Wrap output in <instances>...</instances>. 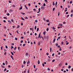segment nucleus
Segmentation results:
<instances>
[{"instance_id":"nucleus-1","label":"nucleus","mask_w":73,"mask_h":73,"mask_svg":"<svg viewBox=\"0 0 73 73\" xmlns=\"http://www.w3.org/2000/svg\"><path fill=\"white\" fill-rule=\"evenodd\" d=\"M56 41V38H54L53 39V42L54 43V42H55V41Z\"/></svg>"},{"instance_id":"nucleus-2","label":"nucleus","mask_w":73,"mask_h":73,"mask_svg":"<svg viewBox=\"0 0 73 73\" xmlns=\"http://www.w3.org/2000/svg\"><path fill=\"white\" fill-rule=\"evenodd\" d=\"M10 12H13V10L12 9H10L9 10Z\"/></svg>"},{"instance_id":"nucleus-3","label":"nucleus","mask_w":73,"mask_h":73,"mask_svg":"<svg viewBox=\"0 0 73 73\" xmlns=\"http://www.w3.org/2000/svg\"><path fill=\"white\" fill-rule=\"evenodd\" d=\"M25 7L26 8V9H28V7H27V5H25Z\"/></svg>"},{"instance_id":"nucleus-4","label":"nucleus","mask_w":73,"mask_h":73,"mask_svg":"<svg viewBox=\"0 0 73 73\" xmlns=\"http://www.w3.org/2000/svg\"><path fill=\"white\" fill-rule=\"evenodd\" d=\"M28 56V53L27 52L26 53V56Z\"/></svg>"},{"instance_id":"nucleus-5","label":"nucleus","mask_w":73,"mask_h":73,"mask_svg":"<svg viewBox=\"0 0 73 73\" xmlns=\"http://www.w3.org/2000/svg\"><path fill=\"white\" fill-rule=\"evenodd\" d=\"M37 63L38 64H40V60H39L38 61Z\"/></svg>"},{"instance_id":"nucleus-6","label":"nucleus","mask_w":73,"mask_h":73,"mask_svg":"<svg viewBox=\"0 0 73 73\" xmlns=\"http://www.w3.org/2000/svg\"><path fill=\"white\" fill-rule=\"evenodd\" d=\"M40 35H41V33H40V34L38 36V38H39L40 37Z\"/></svg>"},{"instance_id":"nucleus-7","label":"nucleus","mask_w":73,"mask_h":73,"mask_svg":"<svg viewBox=\"0 0 73 73\" xmlns=\"http://www.w3.org/2000/svg\"><path fill=\"white\" fill-rule=\"evenodd\" d=\"M23 9V7H21L19 9V10H21V9Z\"/></svg>"},{"instance_id":"nucleus-8","label":"nucleus","mask_w":73,"mask_h":73,"mask_svg":"<svg viewBox=\"0 0 73 73\" xmlns=\"http://www.w3.org/2000/svg\"><path fill=\"white\" fill-rule=\"evenodd\" d=\"M30 63V62H29V61L27 62V64H29Z\"/></svg>"},{"instance_id":"nucleus-9","label":"nucleus","mask_w":73,"mask_h":73,"mask_svg":"<svg viewBox=\"0 0 73 73\" xmlns=\"http://www.w3.org/2000/svg\"><path fill=\"white\" fill-rule=\"evenodd\" d=\"M5 64L6 65H7L8 64V62L7 61H6Z\"/></svg>"},{"instance_id":"nucleus-10","label":"nucleus","mask_w":73,"mask_h":73,"mask_svg":"<svg viewBox=\"0 0 73 73\" xmlns=\"http://www.w3.org/2000/svg\"><path fill=\"white\" fill-rule=\"evenodd\" d=\"M71 68V66H69L68 68L69 69H70Z\"/></svg>"},{"instance_id":"nucleus-11","label":"nucleus","mask_w":73,"mask_h":73,"mask_svg":"<svg viewBox=\"0 0 73 73\" xmlns=\"http://www.w3.org/2000/svg\"><path fill=\"white\" fill-rule=\"evenodd\" d=\"M11 54H12V55H13H13H14V54H13V52H11Z\"/></svg>"},{"instance_id":"nucleus-12","label":"nucleus","mask_w":73,"mask_h":73,"mask_svg":"<svg viewBox=\"0 0 73 73\" xmlns=\"http://www.w3.org/2000/svg\"><path fill=\"white\" fill-rule=\"evenodd\" d=\"M21 19H22V20H25V19H24L23 17H21Z\"/></svg>"},{"instance_id":"nucleus-13","label":"nucleus","mask_w":73,"mask_h":73,"mask_svg":"<svg viewBox=\"0 0 73 73\" xmlns=\"http://www.w3.org/2000/svg\"><path fill=\"white\" fill-rule=\"evenodd\" d=\"M11 58H12L13 59V60H14V59H13V56H12V55H11Z\"/></svg>"},{"instance_id":"nucleus-14","label":"nucleus","mask_w":73,"mask_h":73,"mask_svg":"<svg viewBox=\"0 0 73 73\" xmlns=\"http://www.w3.org/2000/svg\"><path fill=\"white\" fill-rule=\"evenodd\" d=\"M52 5H55V4L53 2L52 3Z\"/></svg>"},{"instance_id":"nucleus-15","label":"nucleus","mask_w":73,"mask_h":73,"mask_svg":"<svg viewBox=\"0 0 73 73\" xmlns=\"http://www.w3.org/2000/svg\"><path fill=\"white\" fill-rule=\"evenodd\" d=\"M50 52H52V48H51V47H50Z\"/></svg>"},{"instance_id":"nucleus-16","label":"nucleus","mask_w":73,"mask_h":73,"mask_svg":"<svg viewBox=\"0 0 73 73\" xmlns=\"http://www.w3.org/2000/svg\"><path fill=\"white\" fill-rule=\"evenodd\" d=\"M7 70V68H5L3 70L4 72H5Z\"/></svg>"},{"instance_id":"nucleus-17","label":"nucleus","mask_w":73,"mask_h":73,"mask_svg":"<svg viewBox=\"0 0 73 73\" xmlns=\"http://www.w3.org/2000/svg\"><path fill=\"white\" fill-rule=\"evenodd\" d=\"M62 24H60V27L61 28H62Z\"/></svg>"},{"instance_id":"nucleus-18","label":"nucleus","mask_w":73,"mask_h":73,"mask_svg":"<svg viewBox=\"0 0 73 73\" xmlns=\"http://www.w3.org/2000/svg\"><path fill=\"white\" fill-rule=\"evenodd\" d=\"M37 28V27L36 26H35V29L36 30V28Z\"/></svg>"},{"instance_id":"nucleus-19","label":"nucleus","mask_w":73,"mask_h":73,"mask_svg":"<svg viewBox=\"0 0 73 73\" xmlns=\"http://www.w3.org/2000/svg\"><path fill=\"white\" fill-rule=\"evenodd\" d=\"M39 30V28H37V31L38 32V30Z\"/></svg>"},{"instance_id":"nucleus-20","label":"nucleus","mask_w":73,"mask_h":73,"mask_svg":"<svg viewBox=\"0 0 73 73\" xmlns=\"http://www.w3.org/2000/svg\"><path fill=\"white\" fill-rule=\"evenodd\" d=\"M55 61V60H54V59L53 60H52V62H54Z\"/></svg>"},{"instance_id":"nucleus-21","label":"nucleus","mask_w":73,"mask_h":73,"mask_svg":"<svg viewBox=\"0 0 73 73\" xmlns=\"http://www.w3.org/2000/svg\"><path fill=\"white\" fill-rule=\"evenodd\" d=\"M16 48H17V47H15V48H14V50H15L16 49Z\"/></svg>"},{"instance_id":"nucleus-22","label":"nucleus","mask_w":73,"mask_h":73,"mask_svg":"<svg viewBox=\"0 0 73 73\" xmlns=\"http://www.w3.org/2000/svg\"><path fill=\"white\" fill-rule=\"evenodd\" d=\"M70 4H72V1H70Z\"/></svg>"},{"instance_id":"nucleus-23","label":"nucleus","mask_w":73,"mask_h":73,"mask_svg":"<svg viewBox=\"0 0 73 73\" xmlns=\"http://www.w3.org/2000/svg\"><path fill=\"white\" fill-rule=\"evenodd\" d=\"M19 27H20V26L19 25H18L17 27V28H19Z\"/></svg>"},{"instance_id":"nucleus-24","label":"nucleus","mask_w":73,"mask_h":73,"mask_svg":"<svg viewBox=\"0 0 73 73\" xmlns=\"http://www.w3.org/2000/svg\"><path fill=\"white\" fill-rule=\"evenodd\" d=\"M44 38H45V39L46 38V36H44Z\"/></svg>"},{"instance_id":"nucleus-25","label":"nucleus","mask_w":73,"mask_h":73,"mask_svg":"<svg viewBox=\"0 0 73 73\" xmlns=\"http://www.w3.org/2000/svg\"><path fill=\"white\" fill-rule=\"evenodd\" d=\"M54 9H55V8H53V11H54Z\"/></svg>"},{"instance_id":"nucleus-26","label":"nucleus","mask_w":73,"mask_h":73,"mask_svg":"<svg viewBox=\"0 0 73 73\" xmlns=\"http://www.w3.org/2000/svg\"><path fill=\"white\" fill-rule=\"evenodd\" d=\"M8 22H9V23H11V22L10 20L8 21Z\"/></svg>"},{"instance_id":"nucleus-27","label":"nucleus","mask_w":73,"mask_h":73,"mask_svg":"<svg viewBox=\"0 0 73 73\" xmlns=\"http://www.w3.org/2000/svg\"><path fill=\"white\" fill-rule=\"evenodd\" d=\"M60 37H60H60H58V39H60Z\"/></svg>"},{"instance_id":"nucleus-28","label":"nucleus","mask_w":73,"mask_h":73,"mask_svg":"<svg viewBox=\"0 0 73 73\" xmlns=\"http://www.w3.org/2000/svg\"><path fill=\"white\" fill-rule=\"evenodd\" d=\"M41 10V9H40V8H39L38 9V11H39L40 12V10Z\"/></svg>"},{"instance_id":"nucleus-29","label":"nucleus","mask_w":73,"mask_h":73,"mask_svg":"<svg viewBox=\"0 0 73 73\" xmlns=\"http://www.w3.org/2000/svg\"><path fill=\"white\" fill-rule=\"evenodd\" d=\"M21 13L23 15H25V13Z\"/></svg>"},{"instance_id":"nucleus-30","label":"nucleus","mask_w":73,"mask_h":73,"mask_svg":"<svg viewBox=\"0 0 73 73\" xmlns=\"http://www.w3.org/2000/svg\"><path fill=\"white\" fill-rule=\"evenodd\" d=\"M3 46H1V50H3Z\"/></svg>"},{"instance_id":"nucleus-31","label":"nucleus","mask_w":73,"mask_h":73,"mask_svg":"<svg viewBox=\"0 0 73 73\" xmlns=\"http://www.w3.org/2000/svg\"><path fill=\"white\" fill-rule=\"evenodd\" d=\"M58 16H59V15H60V12H58Z\"/></svg>"},{"instance_id":"nucleus-32","label":"nucleus","mask_w":73,"mask_h":73,"mask_svg":"<svg viewBox=\"0 0 73 73\" xmlns=\"http://www.w3.org/2000/svg\"><path fill=\"white\" fill-rule=\"evenodd\" d=\"M4 19H7V18L6 17H4Z\"/></svg>"},{"instance_id":"nucleus-33","label":"nucleus","mask_w":73,"mask_h":73,"mask_svg":"<svg viewBox=\"0 0 73 73\" xmlns=\"http://www.w3.org/2000/svg\"><path fill=\"white\" fill-rule=\"evenodd\" d=\"M29 70H28L27 71V73H29Z\"/></svg>"},{"instance_id":"nucleus-34","label":"nucleus","mask_w":73,"mask_h":73,"mask_svg":"<svg viewBox=\"0 0 73 73\" xmlns=\"http://www.w3.org/2000/svg\"><path fill=\"white\" fill-rule=\"evenodd\" d=\"M57 2H56L55 5L56 6H57Z\"/></svg>"},{"instance_id":"nucleus-35","label":"nucleus","mask_w":73,"mask_h":73,"mask_svg":"<svg viewBox=\"0 0 73 73\" xmlns=\"http://www.w3.org/2000/svg\"><path fill=\"white\" fill-rule=\"evenodd\" d=\"M23 40H21V43H23Z\"/></svg>"},{"instance_id":"nucleus-36","label":"nucleus","mask_w":73,"mask_h":73,"mask_svg":"<svg viewBox=\"0 0 73 73\" xmlns=\"http://www.w3.org/2000/svg\"><path fill=\"white\" fill-rule=\"evenodd\" d=\"M15 40H17V38H15Z\"/></svg>"},{"instance_id":"nucleus-37","label":"nucleus","mask_w":73,"mask_h":73,"mask_svg":"<svg viewBox=\"0 0 73 73\" xmlns=\"http://www.w3.org/2000/svg\"><path fill=\"white\" fill-rule=\"evenodd\" d=\"M9 3H11V1H9Z\"/></svg>"},{"instance_id":"nucleus-38","label":"nucleus","mask_w":73,"mask_h":73,"mask_svg":"<svg viewBox=\"0 0 73 73\" xmlns=\"http://www.w3.org/2000/svg\"><path fill=\"white\" fill-rule=\"evenodd\" d=\"M33 10L34 11H36V10L35 9H34Z\"/></svg>"},{"instance_id":"nucleus-39","label":"nucleus","mask_w":73,"mask_h":73,"mask_svg":"<svg viewBox=\"0 0 73 73\" xmlns=\"http://www.w3.org/2000/svg\"><path fill=\"white\" fill-rule=\"evenodd\" d=\"M58 44H56V46H58Z\"/></svg>"},{"instance_id":"nucleus-40","label":"nucleus","mask_w":73,"mask_h":73,"mask_svg":"<svg viewBox=\"0 0 73 73\" xmlns=\"http://www.w3.org/2000/svg\"><path fill=\"white\" fill-rule=\"evenodd\" d=\"M37 70V69L36 68L35 70V72L36 71V70Z\"/></svg>"},{"instance_id":"nucleus-41","label":"nucleus","mask_w":73,"mask_h":73,"mask_svg":"<svg viewBox=\"0 0 73 73\" xmlns=\"http://www.w3.org/2000/svg\"><path fill=\"white\" fill-rule=\"evenodd\" d=\"M71 13H73V10H71Z\"/></svg>"},{"instance_id":"nucleus-42","label":"nucleus","mask_w":73,"mask_h":73,"mask_svg":"<svg viewBox=\"0 0 73 73\" xmlns=\"http://www.w3.org/2000/svg\"><path fill=\"white\" fill-rule=\"evenodd\" d=\"M48 70H50V69H49V68H47Z\"/></svg>"},{"instance_id":"nucleus-43","label":"nucleus","mask_w":73,"mask_h":73,"mask_svg":"<svg viewBox=\"0 0 73 73\" xmlns=\"http://www.w3.org/2000/svg\"><path fill=\"white\" fill-rule=\"evenodd\" d=\"M46 55H47L48 56V55H49V53H46Z\"/></svg>"},{"instance_id":"nucleus-44","label":"nucleus","mask_w":73,"mask_h":73,"mask_svg":"<svg viewBox=\"0 0 73 73\" xmlns=\"http://www.w3.org/2000/svg\"><path fill=\"white\" fill-rule=\"evenodd\" d=\"M46 31H49V29L48 28L47 29H46Z\"/></svg>"},{"instance_id":"nucleus-45","label":"nucleus","mask_w":73,"mask_h":73,"mask_svg":"<svg viewBox=\"0 0 73 73\" xmlns=\"http://www.w3.org/2000/svg\"><path fill=\"white\" fill-rule=\"evenodd\" d=\"M55 28H54V27H53V29L54 30H55Z\"/></svg>"},{"instance_id":"nucleus-46","label":"nucleus","mask_w":73,"mask_h":73,"mask_svg":"<svg viewBox=\"0 0 73 73\" xmlns=\"http://www.w3.org/2000/svg\"><path fill=\"white\" fill-rule=\"evenodd\" d=\"M23 64H25V61H24V62H23Z\"/></svg>"},{"instance_id":"nucleus-47","label":"nucleus","mask_w":73,"mask_h":73,"mask_svg":"<svg viewBox=\"0 0 73 73\" xmlns=\"http://www.w3.org/2000/svg\"><path fill=\"white\" fill-rule=\"evenodd\" d=\"M70 16L71 17H72L73 16V15H72V14H71Z\"/></svg>"},{"instance_id":"nucleus-48","label":"nucleus","mask_w":73,"mask_h":73,"mask_svg":"<svg viewBox=\"0 0 73 73\" xmlns=\"http://www.w3.org/2000/svg\"><path fill=\"white\" fill-rule=\"evenodd\" d=\"M34 68H36V66H35V65H34Z\"/></svg>"},{"instance_id":"nucleus-49","label":"nucleus","mask_w":73,"mask_h":73,"mask_svg":"<svg viewBox=\"0 0 73 73\" xmlns=\"http://www.w3.org/2000/svg\"><path fill=\"white\" fill-rule=\"evenodd\" d=\"M65 65H68V63H65Z\"/></svg>"},{"instance_id":"nucleus-50","label":"nucleus","mask_w":73,"mask_h":73,"mask_svg":"<svg viewBox=\"0 0 73 73\" xmlns=\"http://www.w3.org/2000/svg\"><path fill=\"white\" fill-rule=\"evenodd\" d=\"M35 23H37V20H35Z\"/></svg>"},{"instance_id":"nucleus-51","label":"nucleus","mask_w":73,"mask_h":73,"mask_svg":"<svg viewBox=\"0 0 73 73\" xmlns=\"http://www.w3.org/2000/svg\"><path fill=\"white\" fill-rule=\"evenodd\" d=\"M69 44V42H68L66 43V45H68Z\"/></svg>"},{"instance_id":"nucleus-52","label":"nucleus","mask_w":73,"mask_h":73,"mask_svg":"<svg viewBox=\"0 0 73 73\" xmlns=\"http://www.w3.org/2000/svg\"><path fill=\"white\" fill-rule=\"evenodd\" d=\"M62 43V44H64V42H63V41L62 42H61Z\"/></svg>"},{"instance_id":"nucleus-53","label":"nucleus","mask_w":73,"mask_h":73,"mask_svg":"<svg viewBox=\"0 0 73 73\" xmlns=\"http://www.w3.org/2000/svg\"><path fill=\"white\" fill-rule=\"evenodd\" d=\"M62 49L61 48H60L59 49V50H60V51H61V50Z\"/></svg>"},{"instance_id":"nucleus-54","label":"nucleus","mask_w":73,"mask_h":73,"mask_svg":"<svg viewBox=\"0 0 73 73\" xmlns=\"http://www.w3.org/2000/svg\"><path fill=\"white\" fill-rule=\"evenodd\" d=\"M54 53H53L52 54V56H54Z\"/></svg>"},{"instance_id":"nucleus-55","label":"nucleus","mask_w":73,"mask_h":73,"mask_svg":"<svg viewBox=\"0 0 73 73\" xmlns=\"http://www.w3.org/2000/svg\"><path fill=\"white\" fill-rule=\"evenodd\" d=\"M43 5L44 6H45V3H43Z\"/></svg>"},{"instance_id":"nucleus-56","label":"nucleus","mask_w":73,"mask_h":73,"mask_svg":"<svg viewBox=\"0 0 73 73\" xmlns=\"http://www.w3.org/2000/svg\"><path fill=\"white\" fill-rule=\"evenodd\" d=\"M43 34L45 35V32H43Z\"/></svg>"},{"instance_id":"nucleus-57","label":"nucleus","mask_w":73,"mask_h":73,"mask_svg":"<svg viewBox=\"0 0 73 73\" xmlns=\"http://www.w3.org/2000/svg\"><path fill=\"white\" fill-rule=\"evenodd\" d=\"M42 65H43V66H44V63H42Z\"/></svg>"},{"instance_id":"nucleus-58","label":"nucleus","mask_w":73,"mask_h":73,"mask_svg":"<svg viewBox=\"0 0 73 73\" xmlns=\"http://www.w3.org/2000/svg\"><path fill=\"white\" fill-rule=\"evenodd\" d=\"M44 64H46V62H44Z\"/></svg>"},{"instance_id":"nucleus-59","label":"nucleus","mask_w":73,"mask_h":73,"mask_svg":"<svg viewBox=\"0 0 73 73\" xmlns=\"http://www.w3.org/2000/svg\"><path fill=\"white\" fill-rule=\"evenodd\" d=\"M5 48H7H7H8V46H5Z\"/></svg>"},{"instance_id":"nucleus-60","label":"nucleus","mask_w":73,"mask_h":73,"mask_svg":"<svg viewBox=\"0 0 73 73\" xmlns=\"http://www.w3.org/2000/svg\"><path fill=\"white\" fill-rule=\"evenodd\" d=\"M11 21H12L13 22V19H11Z\"/></svg>"},{"instance_id":"nucleus-61","label":"nucleus","mask_w":73,"mask_h":73,"mask_svg":"<svg viewBox=\"0 0 73 73\" xmlns=\"http://www.w3.org/2000/svg\"><path fill=\"white\" fill-rule=\"evenodd\" d=\"M25 44H23V46H25Z\"/></svg>"},{"instance_id":"nucleus-62","label":"nucleus","mask_w":73,"mask_h":73,"mask_svg":"<svg viewBox=\"0 0 73 73\" xmlns=\"http://www.w3.org/2000/svg\"><path fill=\"white\" fill-rule=\"evenodd\" d=\"M7 16H9V13H8L7 14Z\"/></svg>"},{"instance_id":"nucleus-63","label":"nucleus","mask_w":73,"mask_h":73,"mask_svg":"<svg viewBox=\"0 0 73 73\" xmlns=\"http://www.w3.org/2000/svg\"><path fill=\"white\" fill-rule=\"evenodd\" d=\"M46 21H47V22H49V20H47Z\"/></svg>"},{"instance_id":"nucleus-64","label":"nucleus","mask_w":73,"mask_h":73,"mask_svg":"<svg viewBox=\"0 0 73 73\" xmlns=\"http://www.w3.org/2000/svg\"><path fill=\"white\" fill-rule=\"evenodd\" d=\"M11 48H13V46H11Z\"/></svg>"}]
</instances>
